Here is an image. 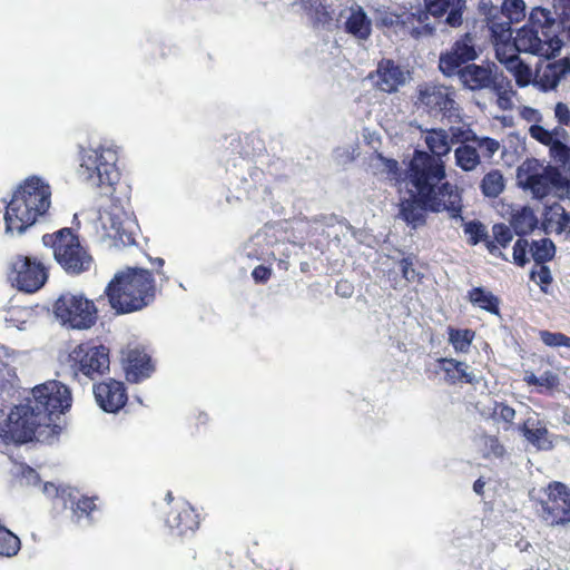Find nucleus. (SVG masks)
I'll return each mask as SVG.
<instances>
[{"mask_svg": "<svg viewBox=\"0 0 570 570\" xmlns=\"http://www.w3.org/2000/svg\"><path fill=\"white\" fill-rule=\"evenodd\" d=\"M444 167L428 151L415 149L407 167V178L415 194L401 202L400 215L412 228L426 224V212H446L453 219H463L462 195L455 185L445 181Z\"/></svg>", "mask_w": 570, "mask_h": 570, "instance_id": "1", "label": "nucleus"}, {"mask_svg": "<svg viewBox=\"0 0 570 570\" xmlns=\"http://www.w3.org/2000/svg\"><path fill=\"white\" fill-rule=\"evenodd\" d=\"M561 33L562 22L553 18L550 10L537 7L532 9L525 24L518 29L515 37L498 39L493 43L508 51L514 50L551 59L563 46Z\"/></svg>", "mask_w": 570, "mask_h": 570, "instance_id": "2", "label": "nucleus"}, {"mask_svg": "<svg viewBox=\"0 0 570 570\" xmlns=\"http://www.w3.org/2000/svg\"><path fill=\"white\" fill-rule=\"evenodd\" d=\"M105 295L117 314L140 311L156 297L154 275L148 269L128 268L114 276L105 288Z\"/></svg>", "mask_w": 570, "mask_h": 570, "instance_id": "3", "label": "nucleus"}, {"mask_svg": "<svg viewBox=\"0 0 570 570\" xmlns=\"http://www.w3.org/2000/svg\"><path fill=\"white\" fill-rule=\"evenodd\" d=\"M51 205V188L39 177L28 178L13 194L4 213L7 232L22 233Z\"/></svg>", "mask_w": 570, "mask_h": 570, "instance_id": "4", "label": "nucleus"}, {"mask_svg": "<svg viewBox=\"0 0 570 570\" xmlns=\"http://www.w3.org/2000/svg\"><path fill=\"white\" fill-rule=\"evenodd\" d=\"M32 396L24 412V415L30 412V421L23 422L22 432L18 436L21 442L31 441L37 426L49 424L52 415L65 413L72 402L69 387L58 381H49L33 387Z\"/></svg>", "mask_w": 570, "mask_h": 570, "instance_id": "5", "label": "nucleus"}, {"mask_svg": "<svg viewBox=\"0 0 570 570\" xmlns=\"http://www.w3.org/2000/svg\"><path fill=\"white\" fill-rule=\"evenodd\" d=\"M444 14H434L425 1V6L400 8L399 10H376V24L392 30L404 38L421 39L431 37L436 29L438 20Z\"/></svg>", "mask_w": 570, "mask_h": 570, "instance_id": "6", "label": "nucleus"}, {"mask_svg": "<svg viewBox=\"0 0 570 570\" xmlns=\"http://www.w3.org/2000/svg\"><path fill=\"white\" fill-rule=\"evenodd\" d=\"M42 243L52 249L56 262L68 275L75 276L90 271L94 258L72 228L63 227L45 234Z\"/></svg>", "mask_w": 570, "mask_h": 570, "instance_id": "7", "label": "nucleus"}, {"mask_svg": "<svg viewBox=\"0 0 570 570\" xmlns=\"http://www.w3.org/2000/svg\"><path fill=\"white\" fill-rule=\"evenodd\" d=\"M518 180L524 190H529L537 199H543L552 191L569 194L570 180L560 169L552 165L543 166L538 159H527L518 169Z\"/></svg>", "mask_w": 570, "mask_h": 570, "instance_id": "8", "label": "nucleus"}, {"mask_svg": "<svg viewBox=\"0 0 570 570\" xmlns=\"http://www.w3.org/2000/svg\"><path fill=\"white\" fill-rule=\"evenodd\" d=\"M65 366L78 382L83 379L95 381L109 373L110 351L94 341L81 342L68 353Z\"/></svg>", "mask_w": 570, "mask_h": 570, "instance_id": "9", "label": "nucleus"}, {"mask_svg": "<svg viewBox=\"0 0 570 570\" xmlns=\"http://www.w3.org/2000/svg\"><path fill=\"white\" fill-rule=\"evenodd\" d=\"M55 316L72 330H88L96 324L98 309L94 301L81 294L62 293L53 303Z\"/></svg>", "mask_w": 570, "mask_h": 570, "instance_id": "10", "label": "nucleus"}, {"mask_svg": "<svg viewBox=\"0 0 570 570\" xmlns=\"http://www.w3.org/2000/svg\"><path fill=\"white\" fill-rule=\"evenodd\" d=\"M478 9L493 41L512 36V23L520 21L525 16L523 0H503L501 7L492 4L491 0H481Z\"/></svg>", "mask_w": 570, "mask_h": 570, "instance_id": "11", "label": "nucleus"}, {"mask_svg": "<svg viewBox=\"0 0 570 570\" xmlns=\"http://www.w3.org/2000/svg\"><path fill=\"white\" fill-rule=\"evenodd\" d=\"M117 160V153L110 148L89 149L81 157L80 173L92 186L111 187L119 179Z\"/></svg>", "mask_w": 570, "mask_h": 570, "instance_id": "12", "label": "nucleus"}, {"mask_svg": "<svg viewBox=\"0 0 570 570\" xmlns=\"http://www.w3.org/2000/svg\"><path fill=\"white\" fill-rule=\"evenodd\" d=\"M538 515L548 524L557 525L570 521V493L561 482H551L534 499Z\"/></svg>", "mask_w": 570, "mask_h": 570, "instance_id": "13", "label": "nucleus"}, {"mask_svg": "<svg viewBox=\"0 0 570 570\" xmlns=\"http://www.w3.org/2000/svg\"><path fill=\"white\" fill-rule=\"evenodd\" d=\"M454 97L452 87L423 83L417 87L415 105L430 116L452 119L459 117V106Z\"/></svg>", "mask_w": 570, "mask_h": 570, "instance_id": "14", "label": "nucleus"}, {"mask_svg": "<svg viewBox=\"0 0 570 570\" xmlns=\"http://www.w3.org/2000/svg\"><path fill=\"white\" fill-rule=\"evenodd\" d=\"M42 492L51 500H61L65 508L69 503L77 521L81 519L91 521L94 512L98 510V495H80L79 489L70 484L43 482Z\"/></svg>", "mask_w": 570, "mask_h": 570, "instance_id": "15", "label": "nucleus"}, {"mask_svg": "<svg viewBox=\"0 0 570 570\" xmlns=\"http://www.w3.org/2000/svg\"><path fill=\"white\" fill-rule=\"evenodd\" d=\"M101 224L105 235L111 239L112 246L121 248L136 244L138 224L132 215L121 206L111 204L101 216Z\"/></svg>", "mask_w": 570, "mask_h": 570, "instance_id": "16", "label": "nucleus"}, {"mask_svg": "<svg viewBox=\"0 0 570 570\" xmlns=\"http://www.w3.org/2000/svg\"><path fill=\"white\" fill-rule=\"evenodd\" d=\"M10 279L24 293H36L48 281V268L37 258L17 255L10 263Z\"/></svg>", "mask_w": 570, "mask_h": 570, "instance_id": "17", "label": "nucleus"}, {"mask_svg": "<svg viewBox=\"0 0 570 570\" xmlns=\"http://www.w3.org/2000/svg\"><path fill=\"white\" fill-rule=\"evenodd\" d=\"M476 57L474 36L465 32L452 43L449 50L440 55L439 69L444 76L452 77L459 75L462 66L470 65L469 62Z\"/></svg>", "mask_w": 570, "mask_h": 570, "instance_id": "18", "label": "nucleus"}, {"mask_svg": "<svg viewBox=\"0 0 570 570\" xmlns=\"http://www.w3.org/2000/svg\"><path fill=\"white\" fill-rule=\"evenodd\" d=\"M121 367L129 383H140L155 372L151 356L142 346H130L121 351Z\"/></svg>", "mask_w": 570, "mask_h": 570, "instance_id": "19", "label": "nucleus"}, {"mask_svg": "<svg viewBox=\"0 0 570 570\" xmlns=\"http://www.w3.org/2000/svg\"><path fill=\"white\" fill-rule=\"evenodd\" d=\"M98 406L106 413H118L128 402V392L124 382L108 377L92 386Z\"/></svg>", "mask_w": 570, "mask_h": 570, "instance_id": "20", "label": "nucleus"}, {"mask_svg": "<svg viewBox=\"0 0 570 570\" xmlns=\"http://www.w3.org/2000/svg\"><path fill=\"white\" fill-rule=\"evenodd\" d=\"M166 524L175 535L189 537L199 529L200 517L188 501L179 500L167 513Z\"/></svg>", "mask_w": 570, "mask_h": 570, "instance_id": "21", "label": "nucleus"}, {"mask_svg": "<svg viewBox=\"0 0 570 570\" xmlns=\"http://www.w3.org/2000/svg\"><path fill=\"white\" fill-rule=\"evenodd\" d=\"M374 86L386 94H393L405 82L402 68L392 59L383 58L379 61L376 70L368 76Z\"/></svg>", "mask_w": 570, "mask_h": 570, "instance_id": "22", "label": "nucleus"}, {"mask_svg": "<svg viewBox=\"0 0 570 570\" xmlns=\"http://www.w3.org/2000/svg\"><path fill=\"white\" fill-rule=\"evenodd\" d=\"M495 57L501 65L514 77L519 87H525L531 81L533 75L531 68L519 57V52L509 50L500 46H494Z\"/></svg>", "mask_w": 570, "mask_h": 570, "instance_id": "23", "label": "nucleus"}, {"mask_svg": "<svg viewBox=\"0 0 570 570\" xmlns=\"http://www.w3.org/2000/svg\"><path fill=\"white\" fill-rule=\"evenodd\" d=\"M458 76L470 90L497 89L495 75L491 66L470 63L464 66Z\"/></svg>", "mask_w": 570, "mask_h": 570, "instance_id": "24", "label": "nucleus"}, {"mask_svg": "<svg viewBox=\"0 0 570 570\" xmlns=\"http://www.w3.org/2000/svg\"><path fill=\"white\" fill-rule=\"evenodd\" d=\"M570 71V57H563L559 61L547 63L543 68H538L533 85L542 91L552 90L557 87L562 76Z\"/></svg>", "mask_w": 570, "mask_h": 570, "instance_id": "25", "label": "nucleus"}, {"mask_svg": "<svg viewBox=\"0 0 570 570\" xmlns=\"http://www.w3.org/2000/svg\"><path fill=\"white\" fill-rule=\"evenodd\" d=\"M440 370L444 373V380L450 385L456 384H476L479 380L475 374L470 371V365L463 361L452 357L438 358Z\"/></svg>", "mask_w": 570, "mask_h": 570, "instance_id": "26", "label": "nucleus"}, {"mask_svg": "<svg viewBox=\"0 0 570 570\" xmlns=\"http://www.w3.org/2000/svg\"><path fill=\"white\" fill-rule=\"evenodd\" d=\"M344 29L353 37L366 40L372 32V21L362 7H352L351 13L344 23Z\"/></svg>", "mask_w": 570, "mask_h": 570, "instance_id": "27", "label": "nucleus"}, {"mask_svg": "<svg viewBox=\"0 0 570 570\" xmlns=\"http://www.w3.org/2000/svg\"><path fill=\"white\" fill-rule=\"evenodd\" d=\"M464 234L468 236V243L470 245L474 246L480 242H483L488 252L491 255L508 261L505 255L499 250V247L495 245V242L491 240V238L488 235L485 226L480 220H470L465 223Z\"/></svg>", "mask_w": 570, "mask_h": 570, "instance_id": "28", "label": "nucleus"}, {"mask_svg": "<svg viewBox=\"0 0 570 570\" xmlns=\"http://www.w3.org/2000/svg\"><path fill=\"white\" fill-rule=\"evenodd\" d=\"M451 139L444 129H431L425 135V144L430 150L429 156L434 158L444 168L445 165L442 157L448 155L451 150Z\"/></svg>", "mask_w": 570, "mask_h": 570, "instance_id": "29", "label": "nucleus"}, {"mask_svg": "<svg viewBox=\"0 0 570 570\" xmlns=\"http://www.w3.org/2000/svg\"><path fill=\"white\" fill-rule=\"evenodd\" d=\"M538 224V217L529 206H523L511 214L510 226L518 236L531 234Z\"/></svg>", "mask_w": 570, "mask_h": 570, "instance_id": "30", "label": "nucleus"}, {"mask_svg": "<svg viewBox=\"0 0 570 570\" xmlns=\"http://www.w3.org/2000/svg\"><path fill=\"white\" fill-rule=\"evenodd\" d=\"M469 302L493 315H500V299L483 287H473L468 292Z\"/></svg>", "mask_w": 570, "mask_h": 570, "instance_id": "31", "label": "nucleus"}, {"mask_svg": "<svg viewBox=\"0 0 570 570\" xmlns=\"http://www.w3.org/2000/svg\"><path fill=\"white\" fill-rule=\"evenodd\" d=\"M478 452L485 460H500L505 454V449L494 435L482 434L476 440Z\"/></svg>", "mask_w": 570, "mask_h": 570, "instance_id": "32", "label": "nucleus"}, {"mask_svg": "<svg viewBox=\"0 0 570 570\" xmlns=\"http://www.w3.org/2000/svg\"><path fill=\"white\" fill-rule=\"evenodd\" d=\"M455 164L464 171L474 170L481 163V155L474 145H461L454 150Z\"/></svg>", "mask_w": 570, "mask_h": 570, "instance_id": "33", "label": "nucleus"}, {"mask_svg": "<svg viewBox=\"0 0 570 570\" xmlns=\"http://www.w3.org/2000/svg\"><path fill=\"white\" fill-rule=\"evenodd\" d=\"M519 431L522 435L538 449L548 448V430L544 426H535V422L532 419L525 420L520 426Z\"/></svg>", "mask_w": 570, "mask_h": 570, "instance_id": "34", "label": "nucleus"}, {"mask_svg": "<svg viewBox=\"0 0 570 570\" xmlns=\"http://www.w3.org/2000/svg\"><path fill=\"white\" fill-rule=\"evenodd\" d=\"M449 343L455 352L468 353L470 346L475 337V332L471 328H455L449 326L448 330Z\"/></svg>", "mask_w": 570, "mask_h": 570, "instance_id": "35", "label": "nucleus"}, {"mask_svg": "<svg viewBox=\"0 0 570 570\" xmlns=\"http://www.w3.org/2000/svg\"><path fill=\"white\" fill-rule=\"evenodd\" d=\"M480 189L485 197H498L504 189L502 174L497 169L487 173L481 180Z\"/></svg>", "mask_w": 570, "mask_h": 570, "instance_id": "36", "label": "nucleus"}, {"mask_svg": "<svg viewBox=\"0 0 570 570\" xmlns=\"http://www.w3.org/2000/svg\"><path fill=\"white\" fill-rule=\"evenodd\" d=\"M530 249L535 264H544L551 261L556 253L554 244L549 238L532 242Z\"/></svg>", "mask_w": 570, "mask_h": 570, "instance_id": "37", "label": "nucleus"}, {"mask_svg": "<svg viewBox=\"0 0 570 570\" xmlns=\"http://www.w3.org/2000/svg\"><path fill=\"white\" fill-rule=\"evenodd\" d=\"M20 548V539L0 524V556L8 558L13 557L19 552Z\"/></svg>", "mask_w": 570, "mask_h": 570, "instance_id": "38", "label": "nucleus"}, {"mask_svg": "<svg viewBox=\"0 0 570 570\" xmlns=\"http://www.w3.org/2000/svg\"><path fill=\"white\" fill-rule=\"evenodd\" d=\"M523 381L530 386H538L544 390H553L559 385L558 375L550 371L544 372L541 376H537L532 372H527Z\"/></svg>", "mask_w": 570, "mask_h": 570, "instance_id": "39", "label": "nucleus"}, {"mask_svg": "<svg viewBox=\"0 0 570 570\" xmlns=\"http://www.w3.org/2000/svg\"><path fill=\"white\" fill-rule=\"evenodd\" d=\"M515 410L504 402H494L491 416L497 422L505 424L504 430H509L515 419Z\"/></svg>", "mask_w": 570, "mask_h": 570, "instance_id": "40", "label": "nucleus"}, {"mask_svg": "<svg viewBox=\"0 0 570 570\" xmlns=\"http://www.w3.org/2000/svg\"><path fill=\"white\" fill-rule=\"evenodd\" d=\"M512 230L513 229H511V226H508L503 223H498L492 226L493 238H491V240L495 242V245L499 247L500 252L501 248H507L511 243L513 238Z\"/></svg>", "mask_w": 570, "mask_h": 570, "instance_id": "41", "label": "nucleus"}, {"mask_svg": "<svg viewBox=\"0 0 570 570\" xmlns=\"http://www.w3.org/2000/svg\"><path fill=\"white\" fill-rule=\"evenodd\" d=\"M17 482L22 487H36L41 484L40 474L31 465H21L16 474Z\"/></svg>", "mask_w": 570, "mask_h": 570, "instance_id": "42", "label": "nucleus"}, {"mask_svg": "<svg viewBox=\"0 0 570 570\" xmlns=\"http://www.w3.org/2000/svg\"><path fill=\"white\" fill-rule=\"evenodd\" d=\"M541 341L550 347L570 346V337L562 333H552L549 331H540Z\"/></svg>", "mask_w": 570, "mask_h": 570, "instance_id": "43", "label": "nucleus"}, {"mask_svg": "<svg viewBox=\"0 0 570 570\" xmlns=\"http://www.w3.org/2000/svg\"><path fill=\"white\" fill-rule=\"evenodd\" d=\"M481 151L484 158H491L500 147L498 140L490 137H476V140L473 144Z\"/></svg>", "mask_w": 570, "mask_h": 570, "instance_id": "44", "label": "nucleus"}, {"mask_svg": "<svg viewBox=\"0 0 570 570\" xmlns=\"http://www.w3.org/2000/svg\"><path fill=\"white\" fill-rule=\"evenodd\" d=\"M529 243L524 238H519L513 245L512 258L513 263L520 267H523L529 263L528 257Z\"/></svg>", "mask_w": 570, "mask_h": 570, "instance_id": "45", "label": "nucleus"}, {"mask_svg": "<svg viewBox=\"0 0 570 570\" xmlns=\"http://www.w3.org/2000/svg\"><path fill=\"white\" fill-rule=\"evenodd\" d=\"M548 147L554 160L563 165L570 163V146L566 145L563 141H552Z\"/></svg>", "mask_w": 570, "mask_h": 570, "instance_id": "46", "label": "nucleus"}, {"mask_svg": "<svg viewBox=\"0 0 570 570\" xmlns=\"http://www.w3.org/2000/svg\"><path fill=\"white\" fill-rule=\"evenodd\" d=\"M476 134L468 128H451V141L452 142H461L462 145H473L476 140Z\"/></svg>", "mask_w": 570, "mask_h": 570, "instance_id": "47", "label": "nucleus"}, {"mask_svg": "<svg viewBox=\"0 0 570 570\" xmlns=\"http://www.w3.org/2000/svg\"><path fill=\"white\" fill-rule=\"evenodd\" d=\"M539 268L537 271H532L530 277L532 281L537 282L543 292H546V286H548L552 282L551 273L548 266L544 264H538Z\"/></svg>", "mask_w": 570, "mask_h": 570, "instance_id": "48", "label": "nucleus"}, {"mask_svg": "<svg viewBox=\"0 0 570 570\" xmlns=\"http://www.w3.org/2000/svg\"><path fill=\"white\" fill-rule=\"evenodd\" d=\"M377 157L384 165L383 170L387 175V178L391 180L400 181L402 174L397 160L385 158L382 155H379Z\"/></svg>", "mask_w": 570, "mask_h": 570, "instance_id": "49", "label": "nucleus"}, {"mask_svg": "<svg viewBox=\"0 0 570 570\" xmlns=\"http://www.w3.org/2000/svg\"><path fill=\"white\" fill-rule=\"evenodd\" d=\"M530 136L544 146H549L553 139L550 130L540 126L539 124L531 125L529 128Z\"/></svg>", "mask_w": 570, "mask_h": 570, "instance_id": "50", "label": "nucleus"}, {"mask_svg": "<svg viewBox=\"0 0 570 570\" xmlns=\"http://www.w3.org/2000/svg\"><path fill=\"white\" fill-rule=\"evenodd\" d=\"M301 2L305 10H307V11L315 10L316 13H321L324 17L323 21H327L331 19L325 7L322 6L321 0H301ZM318 19L322 20V18H318Z\"/></svg>", "mask_w": 570, "mask_h": 570, "instance_id": "51", "label": "nucleus"}, {"mask_svg": "<svg viewBox=\"0 0 570 570\" xmlns=\"http://www.w3.org/2000/svg\"><path fill=\"white\" fill-rule=\"evenodd\" d=\"M272 276V269L265 265H257L253 272L252 277L256 283H266Z\"/></svg>", "mask_w": 570, "mask_h": 570, "instance_id": "52", "label": "nucleus"}, {"mask_svg": "<svg viewBox=\"0 0 570 570\" xmlns=\"http://www.w3.org/2000/svg\"><path fill=\"white\" fill-rule=\"evenodd\" d=\"M548 215H558V216H560V220L558 222V227L560 229L566 227V225L570 222V215L568 213H566L564 209L562 207H560L559 205L551 206L549 208V212H547V216Z\"/></svg>", "mask_w": 570, "mask_h": 570, "instance_id": "53", "label": "nucleus"}, {"mask_svg": "<svg viewBox=\"0 0 570 570\" xmlns=\"http://www.w3.org/2000/svg\"><path fill=\"white\" fill-rule=\"evenodd\" d=\"M556 117L558 118L559 122L562 125H569L570 124V109L569 107L563 102H558L556 106Z\"/></svg>", "mask_w": 570, "mask_h": 570, "instance_id": "54", "label": "nucleus"}, {"mask_svg": "<svg viewBox=\"0 0 570 570\" xmlns=\"http://www.w3.org/2000/svg\"><path fill=\"white\" fill-rule=\"evenodd\" d=\"M400 268H401V273H402V276L406 279H412L413 278V275L411 274H414V269H413V262L411 258L409 257H404L400 261Z\"/></svg>", "mask_w": 570, "mask_h": 570, "instance_id": "55", "label": "nucleus"}, {"mask_svg": "<svg viewBox=\"0 0 570 570\" xmlns=\"http://www.w3.org/2000/svg\"><path fill=\"white\" fill-rule=\"evenodd\" d=\"M13 356V351L0 345V373L9 366V362Z\"/></svg>", "mask_w": 570, "mask_h": 570, "instance_id": "56", "label": "nucleus"}, {"mask_svg": "<svg viewBox=\"0 0 570 570\" xmlns=\"http://www.w3.org/2000/svg\"><path fill=\"white\" fill-rule=\"evenodd\" d=\"M521 116L527 121H535L540 122L542 117L539 110L531 108V107H524L521 111Z\"/></svg>", "mask_w": 570, "mask_h": 570, "instance_id": "57", "label": "nucleus"}, {"mask_svg": "<svg viewBox=\"0 0 570 570\" xmlns=\"http://www.w3.org/2000/svg\"><path fill=\"white\" fill-rule=\"evenodd\" d=\"M353 292V288L351 284L346 281H341L336 285V293L342 296H351Z\"/></svg>", "mask_w": 570, "mask_h": 570, "instance_id": "58", "label": "nucleus"}, {"mask_svg": "<svg viewBox=\"0 0 570 570\" xmlns=\"http://www.w3.org/2000/svg\"><path fill=\"white\" fill-rule=\"evenodd\" d=\"M550 134H552L553 141H562L567 137V131L562 127H556L552 130H550Z\"/></svg>", "mask_w": 570, "mask_h": 570, "instance_id": "59", "label": "nucleus"}, {"mask_svg": "<svg viewBox=\"0 0 570 570\" xmlns=\"http://www.w3.org/2000/svg\"><path fill=\"white\" fill-rule=\"evenodd\" d=\"M485 485V482L479 478L478 480H475V482L473 483V490L476 494H480L482 495L483 494V488Z\"/></svg>", "mask_w": 570, "mask_h": 570, "instance_id": "60", "label": "nucleus"}, {"mask_svg": "<svg viewBox=\"0 0 570 570\" xmlns=\"http://www.w3.org/2000/svg\"><path fill=\"white\" fill-rule=\"evenodd\" d=\"M164 264H165V261L160 257H157L153 261V265L156 266L157 273H159V274H160V268L164 266Z\"/></svg>", "mask_w": 570, "mask_h": 570, "instance_id": "61", "label": "nucleus"}, {"mask_svg": "<svg viewBox=\"0 0 570 570\" xmlns=\"http://www.w3.org/2000/svg\"><path fill=\"white\" fill-rule=\"evenodd\" d=\"M174 495H173V492L171 491H168L166 493V497H165V501L168 503V504H171L174 502Z\"/></svg>", "mask_w": 570, "mask_h": 570, "instance_id": "62", "label": "nucleus"}]
</instances>
